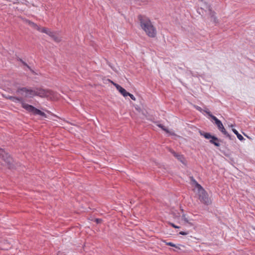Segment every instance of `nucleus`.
<instances>
[{"label": "nucleus", "instance_id": "8", "mask_svg": "<svg viewBox=\"0 0 255 255\" xmlns=\"http://www.w3.org/2000/svg\"><path fill=\"white\" fill-rule=\"evenodd\" d=\"M112 83L114 84V85L115 86L117 89L123 95L124 97L128 96V95H129V93L124 88L122 87L119 85L114 83V82H112Z\"/></svg>", "mask_w": 255, "mask_h": 255}, {"label": "nucleus", "instance_id": "9", "mask_svg": "<svg viewBox=\"0 0 255 255\" xmlns=\"http://www.w3.org/2000/svg\"><path fill=\"white\" fill-rule=\"evenodd\" d=\"M7 99H9L11 101L14 103L19 102L21 104V106L23 108V104H25L22 98H18L13 96H8L6 97Z\"/></svg>", "mask_w": 255, "mask_h": 255}, {"label": "nucleus", "instance_id": "20", "mask_svg": "<svg viewBox=\"0 0 255 255\" xmlns=\"http://www.w3.org/2000/svg\"><path fill=\"white\" fill-rule=\"evenodd\" d=\"M20 61L21 62V63L23 64V65L25 66L27 68H28L32 72H33V70L30 68V67L23 60L21 59H20Z\"/></svg>", "mask_w": 255, "mask_h": 255}, {"label": "nucleus", "instance_id": "15", "mask_svg": "<svg viewBox=\"0 0 255 255\" xmlns=\"http://www.w3.org/2000/svg\"><path fill=\"white\" fill-rule=\"evenodd\" d=\"M40 31L41 32H43V33H46L49 36V33H51L52 32V31H51L50 30H49L48 29L44 28V27H43V28L40 27Z\"/></svg>", "mask_w": 255, "mask_h": 255}, {"label": "nucleus", "instance_id": "21", "mask_svg": "<svg viewBox=\"0 0 255 255\" xmlns=\"http://www.w3.org/2000/svg\"><path fill=\"white\" fill-rule=\"evenodd\" d=\"M183 220L187 223H189L188 218L186 217L185 214H183L182 217Z\"/></svg>", "mask_w": 255, "mask_h": 255}, {"label": "nucleus", "instance_id": "10", "mask_svg": "<svg viewBox=\"0 0 255 255\" xmlns=\"http://www.w3.org/2000/svg\"><path fill=\"white\" fill-rule=\"evenodd\" d=\"M205 8H207L209 10V12L211 15V20L213 21L215 23L217 22V18L214 15V12H212L211 11L210 6L206 3H205Z\"/></svg>", "mask_w": 255, "mask_h": 255}, {"label": "nucleus", "instance_id": "25", "mask_svg": "<svg viewBox=\"0 0 255 255\" xmlns=\"http://www.w3.org/2000/svg\"><path fill=\"white\" fill-rule=\"evenodd\" d=\"M195 108H196L197 110H198L199 111H200V112H201V111H202V109H201V107H199V106H195Z\"/></svg>", "mask_w": 255, "mask_h": 255}, {"label": "nucleus", "instance_id": "17", "mask_svg": "<svg viewBox=\"0 0 255 255\" xmlns=\"http://www.w3.org/2000/svg\"><path fill=\"white\" fill-rule=\"evenodd\" d=\"M210 117L212 118L213 120L215 121V124L220 121L219 119H218L215 116L212 115V114H210Z\"/></svg>", "mask_w": 255, "mask_h": 255}, {"label": "nucleus", "instance_id": "1", "mask_svg": "<svg viewBox=\"0 0 255 255\" xmlns=\"http://www.w3.org/2000/svg\"><path fill=\"white\" fill-rule=\"evenodd\" d=\"M16 92L25 98H32L37 96L42 98L51 99L55 96V93L53 91L38 88L34 90L25 87L20 88L17 89Z\"/></svg>", "mask_w": 255, "mask_h": 255}, {"label": "nucleus", "instance_id": "5", "mask_svg": "<svg viewBox=\"0 0 255 255\" xmlns=\"http://www.w3.org/2000/svg\"><path fill=\"white\" fill-rule=\"evenodd\" d=\"M201 135H203L206 139H211L210 142L216 146H220V144L219 142V140L217 137L212 135L210 133L207 132H205L203 134L201 133Z\"/></svg>", "mask_w": 255, "mask_h": 255}, {"label": "nucleus", "instance_id": "18", "mask_svg": "<svg viewBox=\"0 0 255 255\" xmlns=\"http://www.w3.org/2000/svg\"><path fill=\"white\" fill-rule=\"evenodd\" d=\"M210 117L212 118L213 120L215 121V124L220 121L219 119H218L215 116L212 115V114H210Z\"/></svg>", "mask_w": 255, "mask_h": 255}, {"label": "nucleus", "instance_id": "13", "mask_svg": "<svg viewBox=\"0 0 255 255\" xmlns=\"http://www.w3.org/2000/svg\"><path fill=\"white\" fill-rule=\"evenodd\" d=\"M233 131L234 132V133L237 135V137L238 138V139L240 140H243L244 139H245V138H244V137L241 134H240L238 131L235 129H233Z\"/></svg>", "mask_w": 255, "mask_h": 255}, {"label": "nucleus", "instance_id": "2", "mask_svg": "<svg viewBox=\"0 0 255 255\" xmlns=\"http://www.w3.org/2000/svg\"><path fill=\"white\" fill-rule=\"evenodd\" d=\"M138 19L141 28L150 37H155L156 35V28L153 25L150 19L145 16L139 15Z\"/></svg>", "mask_w": 255, "mask_h": 255}, {"label": "nucleus", "instance_id": "12", "mask_svg": "<svg viewBox=\"0 0 255 255\" xmlns=\"http://www.w3.org/2000/svg\"><path fill=\"white\" fill-rule=\"evenodd\" d=\"M49 36L56 42H59L61 40V37L56 32L52 31L51 33H49Z\"/></svg>", "mask_w": 255, "mask_h": 255}, {"label": "nucleus", "instance_id": "4", "mask_svg": "<svg viewBox=\"0 0 255 255\" xmlns=\"http://www.w3.org/2000/svg\"><path fill=\"white\" fill-rule=\"evenodd\" d=\"M23 108L25 109L26 111L33 113L34 115H38L42 117H46V114L44 112L36 109L33 106L28 105L27 104H23Z\"/></svg>", "mask_w": 255, "mask_h": 255}, {"label": "nucleus", "instance_id": "16", "mask_svg": "<svg viewBox=\"0 0 255 255\" xmlns=\"http://www.w3.org/2000/svg\"><path fill=\"white\" fill-rule=\"evenodd\" d=\"M165 244L166 245H168V246H169L171 247H175L177 249H180V248L176 245L174 244L173 243H172L171 242H165Z\"/></svg>", "mask_w": 255, "mask_h": 255}, {"label": "nucleus", "instance_id": "27", "mask_svg": "<svg viewBox=\"0 0 255 255\" xmlns=\"http://www.w3.org/2000/svg\"><path fill=\"white\" fill-rule=\"evenodd\" d=\"M205 112L210 116V114H211V113L208 111H205Z\"/></svg>", "mask_w": 255, "mask_h": 255}, {"label": "nucleus", "instance_id": "7", "mask_svg": "<svg viewBox=\"0 0 255 255\" xmlns=\"http://www.w3.org/2000/svg\"><path fill=\"white\" fill-rule=\"evenodd\" d=\"M0 156L6 162L10 163L11 158L9 155L1 148H0Z\"/></svg>", "mask_w": 255, "mask_h": 255}, {"label": "nucleus", "instance_id": "6", "mask_svg": "<svg viewBox=\"0 0 255 255\" xmlns=\"http://www.w3.org/2000/svg\"><path fill=\"white\" fill-rule=\"evenodd\" d=\"M216 126L218 127V129L223 133L224 135H225L227 137H228L230 138V134L227 132L225 128H224V127L222 123V122L220 121L218 123L216 124Z\"/></svg>", "mask_w": 255, "mask_h": 255}, {"label": "nucleus", "instance_id": "3", "mask_svg": "<svg viewBox=\"0 0 255 255\" xmlns=\"http://www.w3.org/2000/svg\"><path fill=\"white\" fill-rule=\"evenodd\" d=\"M192 181L195 184V187L197 188L198 199L200 202L206 205H210L212 203V200L209 197L207 192L193 177L192 178Z\"/></svg>", "mask_w": 255, "mask_h": 255}, {"label": "nucleus", "instance_id": "22", "mask_svg": "<svg viewBox=\"0 0 255 255\" xmlns=\"http://www.w3.org/2000/svg\"><path fill=\"white\" fill-rule=\"evenodd\" d=\"M128 96H129V97H130V98L132 100H134V101H135V98L134 96L132 94H130V93H129V95H128Z\"/></svg>", "mask_w": 255, "mask_h": 255}, {"label": "nucleus", "instance_id": "14", "mask_svg": "<svg viewBox=\"0 0 255 255\" xmlns=\"http://www.w3.org/2000/svg\"><path fill=\"white\" fill-rule=\"evenodd\" d=\"M29 24L33 28L37 29L38 31H40V27L33 22L29 21Z\"/></svg>", "mask_w": 255, "mask_h": 255}, {"label": "nucleus", "instance_id": "24", "mask_svg": "<svg viewBox=\"0 0 255 255\" xmlns=\"http://www.w3.org/2000/svg\"><path fill=\"white\" fill-rule=\"evenodd\" d=\"M170 225H171V226L174 228H179V226H176L175 225H174L173 223H170Z\"/></svg>", "mask_w": 255, "mask_h": 255}, {"label": "nucleus", "instance_id": "11", "mask_svg": "<svg viewBox=\"0 0 255 255\" xmlns=\"http://www.w3.org/2000/svg\"><path fill=\"white\" fill-rule=\"evenodd\" d=\"M170 152L181 162H182L183 164L185 163V158H184V156L182 155L179 154H178L177 153H176L173 150H170Z\"/></svg>", "mask_w": 255, "mask_h": 255}, {"label": "nucleus", "instance_id": "26", "mask_svg": "<svg viewBox=\"0 0 255 255\" xmlns=\"http://www.w3.org/2000/svg\"><path fill=\"white\" fill-rule=\"evenodd\" d=\"M179 234L182 235H186L188 234V233L187 232L181 231L179 233Z\"/></svg>", "mask_w": 255, "mask_h": 255}, {"label": "nucleus", "instance_id": "19", "mask_svg": "<svg viewBox=\"0 0 255 255\" xmlns=\"http://www.w3.org/2000/svg\"><path fill=\"white\" fill-rule=\"evenodd\" d=\"M157 126L159 128H161L163 130L165 131L166 132H167V133L169 132V131L168 130V129L166 128H165L162 125L159 124Z\"/></svg>", "mask_w": 255, "mask_h": 255}, {"label": "nucleus", "instance_id": "23", "mask_svg": "<svg viewBox=\"0 0 255 255\" xmlns=\"http://www.w3.org/2000/svg\"><path fill=\"white\" fill-rule=\"evenodd\" d=\"M95 221L97 223L99 224L101 223L102 220L101 219H96Z\"/></svg>", "mask_w": 255, "mask_h": 255}]
</instances>
